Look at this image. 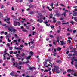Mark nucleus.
<instances>
[{"label":"nucleus","instance_id":"f257e3e1","mask_svg":"<svg viewBox=\"0 0 77 77\" xmlns=\"http://www.w3.org/2000/svg\"><path fill=\"white\" fill-rule=\"evenodd\" d=\"M38 15H39V16H38L37 17V18H40L39 19L37 20V21H39L40 23H42V22H43V20H42V18H41L42 17V14H38Z\"/></svg>","mask_w":77,"mask_h":77},{"label":"nucleus","instance_id":"f03ea898","mask_svg":"<svg viewBox=\"0 0 77 77\" xmlns=\"http://www.w3.org/2000/svg\"><path fill=\"white\" fill-rule=\"evenodd\" d=\"M13 65L14 66H15V67H17L18 69H21V66H19L18 65V63L17 62L13 63Z\"/></svg>","mask_w":77,"mask_h":77},{"label":"nucleus","instance_id":"7ed1b4c3","mask_svg":"<svg viewBox=\"0 0 77 77\" xmlns=\"http://www.w3.org/2000/svg\"><path fill=\"white\" fill-rule=\"evenodd\" d=\"M8 30H9V32H11V31L12 32H15L17 31V30L14 29H13V27H12V26L10 27H8Z\"/></svg>","mask_w":77,"mask_h":77},{"label":"nucleus","instance_id":"20e7f679","mask_svg":"<svg viewBox=\"0 0 77 77\" xmlns=\"http://www.w3.org/2000/svg\"><path fill=\"white\" fill-rule=\"evenodd\" d=\"M10 74V75H11V76H15V77H17L18 76V75L17 73H15V72L13 71L11 72Z\"/></svg>","mask_w":77,"mask_h":77},{"label":"nucleus","instance_id":"39448f33","mask_svg":"<svg viewBox=\"0 0 77 77\" xmlns=\"http://www.w3.org/2000/svg\"><path fill=\"white\" fill-rule=\"evenodd\" d=\"M54 68H56V72L57 73H60V69L59 68V67L57 66H54Z\"/></svg>","mask_w":77,"mask_h":77},{"label":"nucleus","instance_id":"423d86ee","mask_svg":"<svg viewBox=\"0 0 77 77\" xmlns=\"http://www.w3.org/2000/svg\"><path fill=\"white\" fill-rule=\"evenodd\" d=\"M4 59H5V60H6V59L5 58V57H6V56H9V54L8 53H6V51H4Z\"/></svg>","mask_w":77,"mask_h":77},{"label":"nucleus","instance_id":"0eeeda50","mask_svg":"<svg viewBox=\"0 0 77 77\" xmlns=\"http://www.w3.org/2000/svg\"><path fill=\"white\" fill-rule=\"evenodd\" d=\"M71 73L72 75H74V76L75 77H76V76H77V74H76V73H75V72H74V71L72 72H71Z\"/></svg>","mask_w":77,"mask_h":77},{"label":"nucleus","instance_id":"6e6552de","mask_svg":"<svg viewBox=\"0 0 77 77\" xmlns=\"http://www.w3.org/2000/svg\"><path fill=\"white\" fill-rule=\"evenodd\" d=\"M29 7L30 8H32V9L33 8H35V6L33 5H32L31 4H30L29 6Z\"/></svg>","mask_w":77,"mask_h":77},{"label":"nucleus","instance_id":"1a4fd4ad","mask_svg":"<svg viewBox=\"0 0 77 77\" xmlns=\"http://www.w3.org/2000/svg\"><path fill=\"white\" fill-rule=\"evenodd\" d=\"M74 70L70 69H69L67 70V72H72Z\"/></svg>","mask_w":77,"mask_h":77},{"label":"nucleus","instance_id":"9d476101","mask_svg":"<svg viewBox=\"0 0 77 77\" xmlns=\"http://www.w3.org/2000/svg\"><path fill=\"white\" fill-rule=\"evenodd\" d=\"M6 39H8V42H11V40H9V38H9V37L8 36V35H6Z\"/></svg>","mask_w":77,"mask_h":77},{"label":"nucleus","instance_id":"9b49d317","mask_svg":"<svg viewBox=\"0 0 77 77\" xmlns=\"http://www.w3.org/2000/svg\"><path fill=\"white\" fill-rule=\"evenodd\" d=\"M29 69H30V70H32V69H34L35 70H36V68H35L33 67H32V68L31 67H30L29 68Z\"/></svg>","mask_w":77,"mask_h":77},{"label":"nucleus","instance_id":"f8f14e48","mask_svg":"<svg viewBox=\"0 0 77 77\" xmlns=\"http://www.w3.org/2000/svg\"><path fill=\"white\" fill-rule=\"evenodd\" d=\"M60 42H61V45H64L65 44V43H63V41H60Z\"/></svg>","mask_w":77,"mask_h":77},{"label":"nucleus","instance_id":"ddd939ff","mask_svg":"<svg viewBox=\"0 0 77 77\" xmlns=\"http://www.w3.org/2000/svg\"><path fill=\"white\" fill-rule=\"evenodd\" d=\"M62 49V48H57V50L58 51H60Z\"/></svg>","mask_w":77,"mask_h":77},{"label":"nucleus","instance_id":"4468645a","mask_svg":"<svg viewBox=\"0 0 77 77\" xmlns=\"http://www.w3.org/2000/svg\"><path fill=\"white\" fill-rule=\"evenodd\" d=\"M23 63H30V61L29 60H27V62H23Z\"/></svg>","mask_w":77,"mask_h":77},{"label":"nucleus","instance_id":"2eb2a0df","mask_svg":"<svg viewBox=\"0 0 77 77\" xmlns=\"http://www.w3.org/2000/svg\"><path fill=\"white\" fill-rule=\"evenodd\" d=\"M53 20H53L54 23H56V20H55L56 18H55L54 17H53Z\"/></svg>","mask_w":77,"mask_h":77},{"label":"nucleus","instance_id":"dca6fc26","mask_svg":"<svg viewBox=\"0 0 77 77\" xmlns=\"http://www.w3.org/2000/svg\"><path fill=\"white\" fill-rule=\"evenodd\" d=\"M23 62H22L21 61H20L19 63V65H22V64H24V63H23Z\"/></svg>","mask_w":77,"mask_h":77},{"label":"nucleus","instance_id":"f3484780","mask_svg":"<svg viewBox=\"0 0 77 77\" xmlns=\"http://www.w3.org/2000/svg\"><path fill=\"white\" fill-rule=\"evenodd\" d=\"M31 57V56H29L28 57H27L26 58V59H27V60H28V59H30Z\"/></svg>","mask_w":77,"mask_h":77},{"label":"nucleus","instance_id":"a211bd4d","mask_svg":"<svg viewBox=\"0 0 77 77\" xmlns=\"http://www.w3.org/2000/svg\"><path fill=\"white\" fill-rule=\"evenodd\" d=\"M77 15V13L76 12H74V13L73 14V16H76Z\"/></svg>","mask_w":77,"mask_h":77},{"label":"nucleus","instance_id":"6ab92c4d","mask_svg":"<svg viewBox=\"0 0 77 77\" xmlns=\"http://www.w3.org/2000/svg\"><path fill=\"white\" fill-rule=\"evenodd\" d=\"M56 40H53V43L54 44H56Z\"/></svg>","mask_w":77,"mask_h":77},{"label":"nucleus","instance_id":"aec40b11","mask_svg":"<svg viewBox=\"0 0 77 77\" xmlns=\"http://www.w3.org/2000/svg\"><path fill=\"white\" fill-rule=\"evenodd\" d=\"M8 48L10 50H12V49H13V47H11Z\"/></svg>","mask_w":77,"mask_h":77},{"label":"nucleus","instance_id":"412c9836","mask_svg":"<svg viewBox=\"0 0 77 77\" xmlns=\"http://www.w3.org/2000/svg\"><path fill=\"white\" fill-rule=\"evenodd\" d=\"M56 68H54L52 69V71H53V72H54V71H56Z\"/></svg>","mask_w":77,"mask_h":77},{"label":"nucleus","instance_id":"4be33fe9","mask_svg":"<svg viewBox=\"0 0 77 77\" xmlns=\"http://www.w3.org/2000/svg\"><path fill=\"white\" fill-rule=\"evenodd\" d=\"M14 26H17V23H16V22L15 21H14Z\"/></svg>","mask_w":77,"mask_h":77},{"label":"nucleus","instance_id":"5701e85b","mask_svg":"<svg viewBox=\"0 0 77 77\" xmlns=\"http://www.w3.org/2000/svg\"><path fill=\"white\" fill-rule=\"evenodd\" d=\"M50 6H51V7H53V5H54V4H53V3H52L50 5Z\"/></svg>","mask_w":77,"mask_h":77},{"label":"nucleus","instance_id":"b1692460","mask_svg":"<svg viewBox=\"0 0 77 77\" xmlns=\"http://www.w3.org/2000/svg\"><path fill=\"white\" fill-rule=\"evenodd\" d=\"M52 17H53V14H51L50 15V18H52Z\"/></svg>","mask_w":77,"mask_h":77},{"label":"nucleus","instance_id":"393cba45","mask_svg":"<svg viewBox=\"0 0 77 77\" xmlns=\"http://www.w3.org/2000/svg\"><path fill=\"white\" fill-rule=\"evenodd\" d=\"M66 12H64L63 14H62L63 15L64 17H65L66 16Z\"/></svg>","mask_w":77,"mask_h":77},{"label":"nucleus","instance_id":"a878e982","mask_svg":"<svg viewBox=\"0 0 77 77\" xmlns=\"http://www.w3.org/2000/svg\"><path fill=\"white\" fill-rule=\"evenodd\" d=\"M45 21L44 22V23L45 24H47V23H48V21H47V20H45Z\"/></svg>","mask_w":77,"mask_h":77},{"label":"nucleus","instance_id":"bb28decb","mask_svg":"<svg viewBox=\"0 0 77 77\" xmlns=\"http://www.w3.org/2000/svg\"><path fill=\"white\" fill-rule=\"evenodd\" d=\"M7 47H9L10 46H11V45H10L9 43H7Z\"/></svg>","mask_w":77,"mask_h":77},{"label":"nucleus","instance_id":"cd10ccee","mask_svg":"<svg viewBox=\"0 0 77 77\" xmlns=\"http://www.w3.org/2000/svg\"><path fill=\"white\" fill-rule=\"evenodd\" d=\"M30 54L31 56H32L33 55V52L32 51H31L30 52Z\"/></svg>","mask_w":77,"mask_h":77},{"label":"nucleus","instance_id":"c85d7f7f","mask_svg":"<svg viewBox=\"0 0 77 77\" xmlns=\"http://www.w3.org/2000/svg\"><path fill=\"white\" fill-rule=\"evenodd\" d=\"M42 19H43V20H45V19L46 18L45 17H44V16H42Z\"/></svg>","mask_w":77,"mask_h":77},{"label":"nucleus","instance_id":"c756f323","mask_svg":"<svg viewBox=\"0 0 77 77\" xmlns=\"http://www.w3.org/2000/svg\"><path fill=\"white\" fill-rule=\"evenodd\" d=\"M56 15H57V17H59L60 16L59 14L56 13Z\"/></svg>","mask_w":77,"mask_h":77},{"label":"nucleus","instance_id":"7c9ffc66","mask_svg":"<svg viewBox=\"0 0 77 77\" xmlns=\"http://www.w3.org/2000/svg\"><path fill=\"white\" fill-rule=\"evenodd\" d=\"M76 32H77V30H74L73 31V33H76Z\"/></svg>","mask_w":77,"mask_h":77},{"label":"nucleus","instance_id":"2f4dec72","mask_svg":"<svg viewBox=\"0 0 77 77\" xmlns=\"http://www.w3.org/2000/svg\"><path fill=\"white\" fill-rule=\"evenodd\" d=\"M36 34V32H34L32 33V35H35V34Z\"/></svg>","mask_w":77,"mask_h":77},{"label":"nucleus","instance_id":"473e14b6","mask_svg":"<svg viewBox=\"0 0 77 77\" xmlns=\"http://www.w3.org/2000/svg\"><path fill=\"white\" fill-rule=\"evenodd\" d=\"M22 49V48H21V47H19V48H18V50H21Z\"/></svg>","mask_w":77,"mask_h":77},{"label":"nucleus","instance_id":"72a5a7b5","mask_svg":"<svg viewBox=\"0 0 77 77\" xmlns=\"http://www.w3.org/2000/svg\"><path fill=\"white\" fill-rule=\"evenodd\" d=\"M74 22H73V21H71L70 22V23L71 24H74Z\"/></svg>","mask_w":77,"mask_h":77},{"label":"nucleus","instance_id":"f704fd0d","mask_svg":"<svg viewBox=\"0 0 77 77\" xmlns=\"http://www.w3.org/2000/svg\"><path fill=\"white\" fill-rule=\"evenodd\" d=\"M14 48L15 49V50H18V48L16 46H15Z\"/></svg>","mask_w":77,"mask_h":77},{"label":"nucleus","instance_id":"c9c22d12","mask_svg":"<svg viewBox=\"0 0 77 77\" xmlns=\"http://www.w3.org/2000/svg\"><path fill=\"white\" fill-rule=\"evenodd\" d=\"M22 31H23V32H27V30H25L24 29H22Z\"/></svg>","mask_w":77,"mask_h":77},{"label":"nucleus","instance_id":"e433bc0d","mask_svg":"<svg viewBox=\"0 0 77 77\" xmlns=\"http://www.w3.org/2000/svg\"><path fill=\"white\" fill-rule=\"evenodd\" d=\"M0 33H1V35H3V34L4 33V32L2 31Z\"/></svg>","mask_w":77,"mask_h":77},{"label":"nucleus","instance_id":"4c0bfd02","mask_svg":"<svg viewBox=\"0 0 77 77\" xmlns=\"http://www.w3.org/2000/svg\"><path fill=\"white\" fill-rule=\"evenodd\" d=\"M10 54H13L14 53V52L13 51H10Z\"/></svg>","mask_w":77,"mask_h":77},{"label":"nucleus","instance_id":"58836bf2","mask_svg":"<svg viewBox=\"0 0 77 77\" xmlns=\"http://www.w3.org/2000/svg\"><path fill=\"white\" fill-rule=\"evenodd\" d=\"M29 2L30 3V2H33V0H29Z\"/></svg>","mask_w":77,"mask_h":77},{"label":"nucleus","instance_id":"ea45409f","mask_svg":"<svg viewBox=\"0 0 77 77\" xmlns=\"http://www.w3.org/2000/svg\"><path fill=\"white\" fill-rule=\"evenodd\" d=\"M54 5L55 6L57 7V6H58V3L56 4H54Z\"/></svg>","mask_w":77,"mask_h":77},{"label":"nucleus","instance_id":"a19ab883","mask_svg":"<svg viewBox=\"0 0 77 77\" xmlns=\"http://www.w3.org/2000/svg\"><path fill=\"white\" fill-rule=\"evenodd\" d=\"M43 64L44 65H47V62H43Z\"/></svg>","mask_w":77,"mask_h":77},{"label":"nucleus","instance_id":"79ce46f5","mask_svg":"<svg viewBox=\"0 0 77 77\" xmlns=\"http://www.w3.org/2000/svg\"><path fill=\"white\" fill-rule=\"evenodd\" d=\"M73 62H74V60H72V62H71V64H72V65H73L74 64Z\"/></svg>","mask_w":77,"mask_h":77},{"label":"nucleus","instance_id":"37998d69","mask_svg":"<svg viewBox=\"0 0 77 77\" xmlns=\"http://www.w3.org/2000/svg\"><path fill=\"white\" fill-rule=\"evenodd\" d=\"M17 24H18V26H20L21 24H20V22H17Z\"/></svg>","mask_w":77,"mask_h":77},{"label":"nucleus","instance_id":"c03bdc74","mask_svg":"<svg viewBox=\"0 0 77 77\" xmlns=\"http://www.w3.org/2000/svg\"><path fill=\"white\" fill-rule=\"evenodd\" d=\"M77 11V9H74V11H73V12H75V11Z\"/></svg>","mask_w":77,"mask_h":77},{"label":"nucleus","instance_id":"a18cd8bd","mask_svg":"<svg viewBox=\"0 0 77 77\" xmlns=\"http://www.w3.org/2000/svg\"><path fill=\"white\" fill-rule=\"evenodd\" d=\"M17 51L14 52V54H17Z\"/></svg>","mask_w":77,"mask_h":77},{"label":"nucleus","instance_id":"49530a36","mask_svg":"<svg viewBox=\"0 0 77 77\" xmlns=\"http://www.w3.org/2000/svg\"><path fill=\"white\" fill-rule=\"evenodd\" d=\"M50 37H51V38H53V35H50Z\"/></svg>","mask_w":77,"mask_h":77},{"label":"nucleus","instance_id":"de8ad7c7","mask_svg":"<svg viewBox=\"0 0 77 77\" xmlns=\"http://www.w3.org/2000/svg\"><path fill=\"white\" fill-rule=\"evenodd\" d=\"M30 14H31V15L33 14V12L32 11L30 12Z\"/></svg>","mask_w":77,"mask_h":77},{"label":"nucleus","instance_id":"09e8293b","mask_svg":"<svg viewBox=\"0 0 77 77\" xmlns=\"http://www.w3.org/2000/svg\"><path fill=\"white\" fill-rule=\"evenodd\" d=\"M3 8H4V6L2 5L1 7V9H3Z\"/></svg>","mask_w":77,"mask_h":77},{"label":"nucleus","instance_id":"8fccbe9b","mask_svg":"<svg viewBox=\"0 0 77 77\" xmlns=\"http://www.w3.org/2000/svg\"><path fill=\"white\" fill-rule=\"evenodd\" d=\"M77 53H74V54H73V56H74V55H77Z\"/></svg>","mask_w":77,"mask_h":77},{"label":"nucleus","instance_id":"3c124183","mask_svg":"<svg viewBox=\"0 0 77 77\" xmlns=\"http://www.w3.org/2000/svg\"><path fill=\"white\" fill-rule=\"evenodd\" d=\"M60 30H57V32L59 33H60Z\"/></svg>","mask_w":77,"mask_h":77},{"label":"nucleus","instance_id":"603ef678","mask_svg":"<svg viewBox=\"0 0 77 77\" xmlns=\"http://www.w3.org/2000/svg\"><path fill=\"white\" fill-rule=\"evenodd\" d=\"M48 70L49 71H50V70H51V68H48Z\"/></svg>","mask_w":77,"mask_h":77},{"label":"nucleus","instance_id":"864d4df0","mask_svg":"<svg viewBox=\"0 0 77 77\" xmlns=\"http://www.w3.org/2000/svg\"><path fill=\"white\" fill-rule=\"evenodd\" d=\"M72 54H68V56H72Z\"/></svg>","mask_w":77,"mask_h":77},{"label":"nucleus","instance_id":"5fc2aeb1","mask_svg":"<svg viewBox=\"0 0 77 77\" xmlns=\"http://www.w3.org/2000/svg\"><path fill=\"white\" fill-rule=\"evenodd\" d=\"M51 27L52 29H54V26H52Z\"/></svg>","mask_w":77,"mask_h":77},{"label":"nucleus","instance_id":"6e6d98bb","mask_svg":"<svg viewBox=\"0 0 77 77\" xmlns=\"http://www.w3.org/2000/svg\"><path fill=\"white\" fill-rule=\"evenodd\" d=\"M50 39L48 38H46V41H49Z\"/></svg>","mask_w":77,"mask_h":77},{"label":"nucleus","instance_id":"4d7b16f0","mask_svg":"<svg viewBox=\"0 0 77 77\" xmlns=\"http://www.w3.org/2000/svg\"><path fill=\"white\" fill-rule=\"evenodd\" d=\"M53 56H55L56 55V53H55L53 54Z\"/></svg>","mask_w":77,"mask_h":77},{"label":"nucleus","instance_id":"13d9d810","mask_svg":"<svg viewBox=\"0 0 77 77\" xmlns=\"http://www.w3.org/2000/svg\"><path fill=\"white\" fill-rule=\"evenodd\" d=\"M60 5H61L62 6H65L64 5H63V4H60Z\"/></svg>","mask_w":77,"mask_h":77},{"label":"nucleus","instance_id":"bf43d9fd","mask_svg":"<svg viewBox=\"0 0 77 77\" xmlns=\"http://www.w3.org/2000/svg\"><path fill=\"white\" fill-rule=\"evenodd\" d=\"M67 36H69V35H70V33H67Z\"/></svg>","mask_w":77,"mask_h":77},{"label":"nucleus","instance_id":"052dcab7","mask_svg":"<svg viewBox=\"0 0 77 77\" xmlns=\"http://www.w3.org/2000/svg\"><path fill=\"white\" fill-rule=\"evenodd\" d=\"M16 56V57H18L19 56V54H17Z\"/></svg>","mask_w":77,"mask_h":77},{"label":"nucleus","instance_id":"680f3d73","mask_svg":"<svg viewBox=\"0 0 77 77\" xmlns=\"http://www.w3.org/2000/svg\"><path fill=\"white\" fill-rule=\"evenodd\" d=\"M20 47H22V48H23V47H24V46H23V45H21Z\"/></svg>","mask_w":77,"mask_h":77},{"label":"nucleus","instance_id":"e2e57ef3","mask_svg":"<svg viewBox=\"0 0 77 77\" xmlns=\"http://www.w3.org/2000/svg\"><path fill=\"white\" fill-rule=\"evenodd\" d=\"M11 9L12 11H14V7H12L11 8Z\"/></svg>","mask_w":77,"mask_h":77},{"label":"nucleus","instance_id":"0e129e2a","mask_svg":"<svg viewBox=\"0 0 77 77\" xmlns=\"http://www.w3.org/2000/svg\"><path fill=\"white\" fill-rule=\"evenodd\" d=\"M3 36H1L0 37V38L1 39H3Z\"/></svg>","mask_w":77,"mask_h":77},{"label":"nucleus","instance_id":"69168bd1","mask_svg":"<svg viewBox=\"0 0 77 77\" xmlns=\"http://www.w3.org/2000/svg\"><path fill=\"white\" fill-rule=\"evenodd\" d=\"M5 35H7L8 34V33H7V32H5L4 33Z\"/></svg>","mask_w":77,"mask_h":77},{"label":"nucleus","instance_id":"338daca9","mask_svg":"<svg viewBox=\"0 0 77 77\" xmlns=\"http://www.w3.org/2000/svg\"><path fill=\"white\" fill-rule=\"evenodd\" d=\"M31 44H33V43H34V42H33V41H31Z\"/></svg>","mask_w":77,"mask_h":77},{"label":"nucleus","instance_id":"774afa93","mask_svg":"<svg viewBox=\"0 0 77 77\" xmlns=\"http://www.w3.org/2000/svg\"><path fill=\"white\" fill-rule=\"evenodd\" d=\"M68 39H72V38H71L69 37H68Z\"/></svg>","mask_w":77,"mask_h":77}]
</instances>
